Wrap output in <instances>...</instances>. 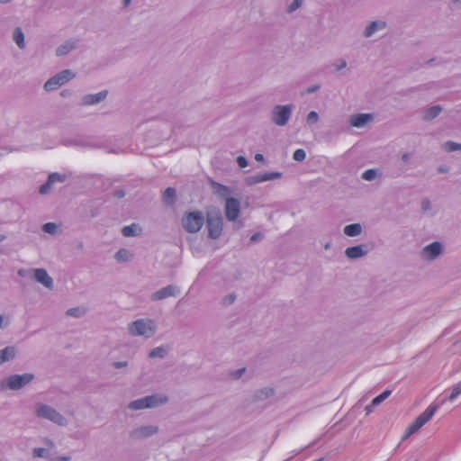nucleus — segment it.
Masks as SVG:
<instances>
[{"instance_id": "obj_29", "label": "nucleus", "mask_w": 461, "mask_h": 461, "mask_svg": "<svg viewBox=\"0 0 461 461\" xmlns=\"http://www.w3.org/2000/svg\"><path fill=\"white\" fill-rule=\"evenodd\" d=\"M131 253L129 252V250H127L126 249H119L115 255H114V258L118 261V262H127L131 259Z\"/></svg>"}, {"instance_id": "obj_61", "label": "nucleus", "mask_w": 461, "mask_h": 461, "mask_svg": "<svg viewBox=\"0 0 461 461\" xmlns=\"http://www.w3.org/2000/svg\"><path fill=\"white\" fill-rule=\"evenodd\" d=\"M45 442H46L48 445H50V446H53V442H52L50 439H49V438H47V439L45 440Z\"/></svg>"}, {"instance_id": "obj_13", "label": "nucleus", "mask_w": 461, "mask_h": 461, "mask_svg": "<svg viewBox=\"0 0 461 461\" xmlns=\"http://www.w3.org/2000/svg\"><path fill=\"white\" fill-rule=\"evenodd\" d=\"M179 293L180 289L178 286L169 285L153 293L150 298L154 302L160 301L168 297L176 296Z\"/></svg>"}, {"instance_id": "obj_63", "label": "nucleus", "mask_w": 461, "mask_h": 461, "mask_svg": "<svg viewBox=\"0 0 461 461\" xmlns=\"http://www.w3.org/2000/svg\"><path fill=\"white\" fill-rule=\"evenodd\" d=\"M5 239V237L4 235L0 234V242L3 241Z\"/></svg>"}, {"instance_id": "obj_5", "label": "nucleus", "mask_w": 461, "mask_h": 461, "mask_svg": "<svg viewBox=\"0 0 461 461\" xmlns=\"http://www.w3.org/2000/svg\"><path fill=\"white\" fill-rule=\"evenodd\" d=\"M168 398L166 395H149L131 402L128 408L131 410H143L146 408H154L167 402Z\"/></svg>"}, {"instance_id": "obj_56", "label": "nucleus", "mask_w": 461, "mask_h": 461, "mask_svg": "<svg viewBox=\"0 0 461 461\" xmlns=\"http://www.w3.org/2000/svg\"><path fill=\"white\" fill-rule=\"evenodd\" d=\"M447 171V168H445L444 167H439L438 168V173H446Z\"/></svg>"}, {"instance_id": "obj_24", "label": "nucleus", "mask_w": 461, "mask_h": 461, "mask_svg": "<svg viewBox=\"0 0 461 461\" xmlns=\"http://www.w3.org/2000/svg\"><path fill=\"white\" fill-rule=\"evenodd\" d=\"M212 188L215 194L223 198H229L228 196L230 194V190L228 186L217 183L215 181H212L211 183Z\"/></svg>"}, {"instance_id": "obj_43", "label": "nucleus", "mask_w": 461, "mask_h": 461, "mask_svg": "<svg viewBox=\"0 0 461 461\" xmlns=\"http://www.w3.org/2000/svg\"><path fill=\"white\" fill-rule=\"evenodd\" d=\"M235 300H236V295L234 294H230L222 298V304L230 305L235 302Z\"/></svg>"}, {"instance_id": "obj_2", "label": "nucleus", "mask_w": 461, "mask_h": 461, "mask_svg": "<svg viewBox=\"0 0 461 461\" xmlns=\"http://www.w3.org/2000/svg\"><path fill=\"white\" fill-rule=\"evenodd\" d=\"M35 376L32 373L11 375L0 381V389L18 391L31 384Z\"/></svg>"}, {"instance_id": "obj_34", "label": "nucleus", "mask_w": 461, "mask_h": 461, "mask_svg": "<svg viewBox=\"0 0 461 461\" xmlns=\"http://www.w3.org/2000/svg\"><path fill=\"white\" fill-rule=\"evenodd\" d=\"M461 394V382L456 384L453 386L452 392L450 395L448 396V400L450 402L455 401L459 395Z\"/></svg>"}, {"instance_id": "obj_37", "label": "nucleus", "mask_w": 461, "mask_h": 461, "mask_svg": "<svg viewBox=\"0 0 461 461\" xmlns=\"http://www.w3.org/2000/svg\"><path fill=\"white\" fill-rule=\"evenodd\" d=\"M445 149L448 152L461 150V143H456L449 140L445 143Z\"/></svg>"}, {"instance_id": "obj_12", "label": "nucleus", "mask_w": 461, "mask_h": 461, "mask_svg": "<svg viewBox=\"0 0 461 461\" xmlns=\"http://www.w3.org/2000/svg\"><path fill=\"white\" fill-rule=\"evenodd\" d=\"M158 432V427L154 425L140 426L130 432L132 439H143L149 438Z\"/></svg>"}, {"instance_id": "obj_55", "label": "nucleus", "mask_w": 461, "mask_h": 461, "mask_svg": "<svg viewBox=\"0 0 461 461\" xmlns=\"http://www.w3.org/2000/svg\"><path fill=\"white\" fill-rule=\"evenodd\" d=\"M69 460H70V456H63L58 457L56 461H69Z\"/></svg>"}, {"instance_id": "obj_10", "label": "nucleus", "mask_w": 461, "mask_h": 461, "mask_svg": "<svg viewBox=\"0 0 461 461\" xmlns=\"http://www.w3.org/2000/svg\"><path fill=\"white\" fill-rule=\"evenodd\" d=\"M444 250V247L439 241H433L432 243L423 247L420 252V257L422 260L431 262L437 259Z\"/></svg>"}, {"instance_id": "obj_33", "label": "nucleus", "mask_w": 461, "mask_h": 461, "mask_svg": "<svg viewBox=\"0 0 461 461\" xmlns=\"http://www.w3.org/2000/svg\"><path fill=\"white\" fill-rule=\"evenodd\" d=\"M377 176V170L376 169H367L362 174V178L366 181H373Z\"/></svg>"}, {"instance_id": "obj_11", "label": "nucleus", "mask_w": 461, "mask_h": 461, "mask_svg": "<svg viewBox=\"0 0 461 461\" xmlns=\"http://www.w3.org/2000/svg\"><path fill=\"white\" fill-rule=\"evenodd\" d=\"M240 212V202L237 198L230 197L225 202V216L230 221L238 219Z\"/></svg>"}, {"instance_id": "obj_53", "label": "nucleus", "mask_w": 461, "mask_h": 461, "mask_svg": "<svg viewBox=\"0 0 461 461\" xmlns=\"http://www.w3.org/2000/svg\"><path fill=\"white\" fill-rule=\"evenodd\" d=\"M375 406L376 405H373V401H372L371 403L369 405H367L365 409L366 413H370Z\"/></svg>"}, {"instance_id": "obj_28", "label": "nucleus", "mask_w": 461, "mask_h": 461, "mask_svg": "<svg viewBox=\"0 0 461 461\" xmlns=\"http://www.w3.org/2000/svg\"><path fill=\"white\" fill-rule=\"evenodd\" d=\"M14 41H15V43L21 50L24 49V47H25L24 34H23L22 29L19 27L15 28L14 31Z\"/></svg>"}, {"instance_id": "obj_64", "label": "nucleus", "mask_w": 461, "mask_h": 461, "mask_svg": "<svg viewBox=\"0 0 461 461\" xmlns=\"http://www.w3.org/2000/svg\"><path fill=\"white\" fill-rule=\"evenodd\" d=\"M314 461H323V458H319V459L314 460Z\"/></svg>"}, {"instance_id": "obj_46", "label": "nucleus", "mask_w": 461, "mask_h": 461, "mask_svg": "<svg viewBox=\"0 0 461 461\" xmlns=\"http://www.w3.org/2000/svg\"><path fill=\"white\" fill-rule=\"evenodd\" d=\"M264 235L261 232H256L250 237V242H258L263 239Z\"/></svg>"}, {"instance_id": "obj_14", "label": "nucleus", "mask_w": 461, "mask_h": 461, "mask_svg": "<svg viewBox=\"0 0 461 461\" xmlns=\"http://www.w3.org/2000/svg\"><path fill=\"white\" fill-rule=\"evenodd\" d=\"M282 176V173L280 172H266V173H258L255 176H252L248 178V183L249 185H255L266 181H270L274 179L280 178Z\"/></svg>"}, {"instance_id": "obj_30", "label": "nucleus", "mask_w": 461, "mask_h": 461, "mask_svg": "<svg viewBox=\"0 0 461 461\" xmlns=\"http://www.w3.org/2000/svg\"><path fill=\"white\" fill-rule=\"evenodd\" d=\"M86 313V311L81 307L70 308L66 312V315L73 318H81Z\"/></svg>"}, {"instance_id": "obj_20", "label": "nucleus", "mask_w": 461, "mask_h": 461, "mask_svg": "<svg viewBox=\"0 0 461 461\" xmlns=\"http://www.w3.org/2000/svg\"><path fill=\"white\" fill-rule=\"evenodd\" d=\"M34 278L46 288L51 289L53 287V279L49 276L48 272L44 268L35 269Z\"/></svg>"}, {"instance_id": "obj_1", "label": "nucleus", "mask_w": 461, "mask_h": 461, "mask_svg": "<svg viewBox=\"0 0 461 461\" xmlns=\"http://www.w3.org/2000/svg\"><path fill=\"white\" fill-rule=\"evenodd\" d=\"M158 326L155 321L146 318L138 319L128 325V332L133 337L152 338L157 332Z\"/></svg>"}, {"instance_id": "obj_47", "label": "nucleus", "mask_w": 461, "mask_h": 461, "mask_svg": "<svg viewBox=\"0 0 461 461\" xmlns=\"http://www.w3.org/2000/svg\"><path fill=\"white\" fill-rule=\"evenodd\" d=\"M245 371H246L245 367L237 369L235 372L232 373L233 378H235V379L240 378L243 375V374L245 373Z\"/></svg>"}, {"instance_id": "obj_9", "label": "nucleus", "mask_w": 461, "mask_h": 461, "mask_svg": "<svg viewBox=\"0 0 461 461\" xmlns=\"http://www.w3.org/2000/svg\"><path fill=\"white\" fill-rule=\"evenodd\" d=\"M208 236L212 240L218 239L222 232L223 221L219 212L207 214Z\"/></svg>"}, {"instance_id": "obj_52", "label": "nucleus", "mask_w": 461, "mask_h": 461, "mask_svg": "<svg viewBox=\"0 0 461 461\" xmlns=\"http://www.w3.org/2000/svg\"><path fill=\"white\" fill-rule=\"evenodd\" d=\"M347 67L346 60H341L340 63L337 66V70H340L342 68H345Z\"/></svg>"}, {"instance_id": "obj_21", "label": "nucleus", "mask_w": 461, "mask_h": 461, "mask_svg": "<svg viewBox=\"0 0 461 461\" xmlns=\"http://www.w3.org/2000/svg\"><path fill=\"white\" fill-rule=\"evenodd\" d=\"M17 348L14 346H7L0 350V359L2 363L14 360L17 357Z\"/></svg>"}, {"instance_id": "obj_57", "label": "nucleus", "mask_w": 461, "mask_h": 461, "mask_svg": "<svg viewBox=\"0 0 461 461\" xmlns=\"http://www.w3.org/2000/svg\"><path fill=\"white\" fill-rule=\"evenodd\" d=\"M122 3H123V5L124 6H128L131 5V0H122Z\"/></svg>"}, {"instance_id": "obj_16", "label": "nucleus", "mask_w": 461, "mask_h": 461, "mask_svg": "<svg viewBox=\"0 0 461 461\" xmlns=\"http://www.w3.org/2000/svg\"><path fill=\"white\" fill-rule=\"evenodd\" d=\"M368 250L366 249V246L364 244L348 247L345 250V256L349 259H358L366 256Z\"/></svg>"}, {"instance_id": "obj_17", "label": "nucleus", "mask_w": 461, "mask_h": 461, "mask_svg": "<svg viewBox=\"0 0 461 461\" xmlns=\"http://www.w3.org/2000/svg\"><path fill=\"white\" fill-rule=\"evenodd\" d=\"M78 40L77 39H69L67 40L65 42L60 44L56 49V56L58 57H63L68 55L72 50H76L78 46Z\"/></svg>"}, {"instance_id": "obj_51", "label": "nucleus", "mask_w": 461, "mask_h": 461, "mask_svg": "<svg viewBox=\"0 0 461 461\" xmlns=\"http://www.w3.org/2000/svg\"><path fill=\"white\" fill-rule=\"evenodd\" d=\"M124 195H125V193L123 190H117L114 192V196L117 198H122V197H124Z\"/></svg>"}, {"instance_id": "obj_59", "label": "nucleus", "mask_w": 461, "mask_h": 461, "mask_svg": "<svg viewBox=\"0 0 461 461\" xmlns=\"http://www.w3.org/2000/svg\"><path fill=\"white\" fill-rule=\"evenodd\" d=\"M4 316L0 314V328L4 327Z\"/></svg>"}, {"instance_id": "obj_4", "label": "nucleus", "mask_w": 461, "mask_h": 461, "mask_svg": "<svg viewBox=\"0 0 461 461\" xmlns=\"http://www.w3.org/2000/svg\"><path fill=\"white\" fill-rule=\"evenodd\" d=\"M35 413L38 418L46 419L59 426L67 425L66 418L56 409L48 404L37 403L35 406Z\"/></svg>"}, {"instance_id": "obj_44", "label": "nucleus", "mask_w": 461, "mask_h": 461, "mask_svg": "<svg viewBox=\"0 0 461 461\" xmlns=\"http://www.w3.org/2000/svg\"><path fill=\"white\" fill-rule=\"evenodd\" d=\"M420 207L422 212H427L431 210V203L429 199L425 198L421 201Z\"/></svg>"}, {"instance_id": "obj_22", "label": "nucleus", "mask_w": 461, "mask_h": 461, "mask_svg": "<svg viewBox=\"0 0 461 461\" xmlns=\"http://www.w3.org/2000/svg\"><path fill=\"white\" fill-rule=\"evenodd\" d=\"M275 395V389L270 386H266L260 389H258L254 393V400L255 401H265Z\"/></svg>"}, {"instance_id": "obj_38", "label": "nucleus", "mask_w": 461, "mask_h": 461, "mask_svg": "<svg viewBox=\"0 0 461 461\" xmlns=\"http://www.w3.org/2000/svg\"><path fill=\"white\" fill-rule=\"evenodd\" d=\"M306 158V152L304 149H297L294 154H293V158L295 160V161H303Z\"/></svg>"}, {"instance_id": "obj_3", "label": "nucleus", "mask_w": 461, "mask_h": 461, "mask_svg": "<svg viewBox=\"0 0 461 461\" xmlns=\"http://www.w3.org/2000/svg\"><path fill=\"white\" fill-rule=\"evenodd\" d=\"M294 110L293 104L275 105L271 111V122L278 127H285L290 121Z\"/></svg>"}, {"instance_id": "obj_8", "label": "nucleus", "mask_w": 461, "mask_h": 461, "mask_svg": "<svg viewBox=\"0 0 461 461\" xmlns=\"http://www.w3.org/2000/svg\"><path fill=\"white\" fill-rule=\"evenodd\" d=\"M75 73L70 69H64L55 76L49 78L43 88L47 92L54 91L65 85L67 82L70 81L75 77Z\"/></svg>"}, {"instance_id": "obj_39", "label": "nucleus", "mask_w": 461, "mask_h": 461, "mask_svg": "<svg viewBox=\"0 0 461 461\" xmlns=\"http://www.w3.org/2000/svg\"><path fill=\"white\" fill-rule=\"evenodd\" d=\"M319 121V114L315 111H312L308 113L306 118V122L309 125H312L317 123Z\"/></svg>"}, {"instance_id": "obj_19", "label": "nucleus", "mask_w": 461, "mask_h": 461, "mask_svg": "<svg viewBox=\"0 0 461 461\" xmlns=\"http://www.w3.org/2000/svg\"><path fill=\"white\" fill-rule=\"evenodd\" d=\"M373 120V115L370 113H357L349 118V123L356 128L364 127L366 123Z\"/></svg>"}, {"instance_id": "obj_36", "label": "nucleus", "mask_w": 461, "mask_h": 461, "mask_svg": "<svg viewBox=\"0 0 461 461\" xmlns=\"http://www.w3.org/2000/svg\"><path fill=\"white\" fill-rule=\"evenodd\" d=\"M303 0H294L286 9L287 14H293L297 9L301 8L303 6Z\"/></svg>"}, {"instance_id": "obj_45", "label": "nucleus", "mask_w": 461, "mask_h": 461, "mask_svg": "<svg viewBox=\"0 0 461 461\" xmlns=\"http://www.w3.org/2000/svg\"><path fill=\"white\" fill-rule=\"evenodd\" d=\"M237 163H238L239 167L241 168L246 167L249 164L247 158L243 156H239L237 158Z\"/></svg>"}, {"instance_id": "obj_54", "label": "nucleus", "mask_w": 461, "mask_h": 461, "mask_svg": "<svg viewBox=\"0 0 461 461\" xmlns=\"http://www.w3.org/2000/svg\"><path fill=\"white\" fill-rule=\"evenodd\" d=\"M255 159L258 162H263L265 160L264 156L260 153L255 155Z\"/></svg>"}, {"instance_id": "obj_31", "label": "nucleus", "mask_w": 461, "mask_h": 461, "mask_svg": "<svg viewBox=\"0 0 461 461\" xmlns=\"http://www.w3.org/2000/svg\"><path fill=\"white\" fill-rule=\"evenodd\" d=\"M392 393L391 390H385L376 397H375L373 401V405H379L382 403L385 399H387Z\"/></svg>"}, {"instance_id": "obj_26", "label": "nucleus", "mask_w": 461, "mask_h": 461, "mask_svg": "<svg viewBox=\"0 0 461 461\" xmlns=\"http://www.w3.org/2000/svg\"><path fill=\"white\" fill-rule=\"evenodd\" d=\"M176 189L173 187H167L163 194V201L167 205H173L176 201Z\"/></svg>"}, {"instance_id": "obj_49", "label": "nucleus", "mask_w": 461, "mask_h": 461, "mask_svg": "<svg viewBox=\"0 0 461 461\" xmlns=\"http://www.w3.org/2000/svg\"><path fill=\"white\" fill-rule=\"evenodd\" d=\"M320 89V85H313V86H309L307 89H306V93L307 94H312V93H314L316 91H318Z\"/></svg>"}, {"instance_id": "obj_23", "label": "nucleus", "mask_w": 461, "mask_h": 461, "mask_svg": "<svg viewBox=\"0 0 461 461\" xmlns=\"http://www.w3.org/2000/svg\"><path fill=\"white\" fill-rule=\"evenodd\" d=\"M344 234L348 237H357L363 231L362 225L360 223H351L344 227Z\"/></svg>"}, {"instance_id": "obj_40", "label": "nucleus", "mask_w": 461, "mask_h": 461, "mask_svg": "<svg viewBox=\"0 0 461 461\" xmlns=\"http://www.w3.org/2000/svg\"><path fill=\"white\" fill-rule=\"evenodd\" d=\"M32 456L34 457H42L46 458L49 456L48 450L43 447H36L32 451Z\"/></svg>"}, {"instance_id": "obj_48", "label": "nucleus", "mask_w": 461, "mask_h": 461, "mask_svg": "<svg viewBox=\"0 0 461 461\" xmlns=\"http://www.w3.org/2000/svg\"><path fill=\"white\" fill-rule=\"evenodd\" d=\"M113 366L114 368H123V367H126L128 366V362L127 361H115L113 363Z\"/></svg>"}, {"instance_id": "obj_41", "label": "nucleus", "mask_w": 461, "mask_h": 461, "mask_svg": "<svg viewBox=\"0 0 461 461\" xmlns=\"http://www.w3.org/2000/svg\"><path fill=\"white\" fill-rule=\"evenodd\" d=\"M48 179L50 180V182H51L52 184L54 183H57V182H64L66 180V177L65 176H62L59 173H51Z\"/></svg>"}, {"instance_id": "obj_58", "label": "nucleus", "mask_w": 461, "mask_h": 461, "mask_svg": "<svg viewBox=\"0 0 461 461\" xmlns=\"http://www.w3.org/2000/svg\"><path fill=\"white\" fill-rule=\"evenodd\" d=\"M331 248V243L330 242H327L325 245H324V249L325 250H328Z\"/></svg>"}, {"instance_id": "obj_15", "label": "nucleus", "mask_w": 461, "mask_h": 461, "mask_svg": "<svg viewBox=\"0 0 461 461\" xmlns=\"http://www.w3.org/2000/svg\"><path fill=\"white\" fill-rule=\"evenodd\" d=\"M108 95L107 90L100 91L96 94H89L86 95L82 97L81 104L82 105H95L101 102H103Z\"/></svg>"}, {"instance_id": "obj_62", "label": "nucleus", "mask_w": 461, "mask_h": 461, "mask_svg": "<svg viewBox=\"0 0 461 461\" xmlns=\"http://www.w3.org/2000/svg\"><path fill=\"white\" fill-rule=\"evenodd\" d=\"M9 2H11V0H0L1 4H7Z\"/></svg>"}, {"instance_id": "obj_7", "label": "nucleus", "mask_w": 461, "mask_h": 461, "mask_svg": "<svg viewBox=\"0 0 461 461\" xmlns=\"http://www.w3.org/2000/svg\"><path fill=\"white\" fill-rule=\"evenodd\" d=\"M204 223V216L201 211L188 212L182 219L183 228L189 233L198 232Z\"/></svg>"}, {"instance_id": "obj_42", "label": "nucleus", "mask_w": 461, "mask_h": 461, "mask_svg": "<svg viewBox=\"0 0 461 461\" xmlns=\"http://www.w3.org/2000/svg\"><path fill=\"white\" fill-rule=\"evenodd\" d=\"M52 183L50 182V180L48 179L46 181V183H44L43 185H41L39 188V193L41 194H47L50 192L51 188H52Z\"/></svg>"}, {"instance_id": "obj_32", "label": "nucleus", "mask_w": 461, "mask_h": 461, "mask_svg": "<svg viewBox=\"0 0 461 461\" xmlns=\"http://www.w3.org/2000/svg\"><path fill=\"white\" fill-rule=\"evenodd\" d=\"M136 229L137 225L135 224L124 226L122 230V233L124 237H133L137 235Z\"/></svg>"}, {"instance_id": "obj_6", "label": "nucleus", "mask_w": 461, "mask_h": 461, "mask_svg": "<svg viewBox=\"0 0 461 461\" xmlns=\"http://www.w3.org/2000/svg\"><path fill=\"white\" fill-rule=\"evenodd\" d=\"M438 410V405H429L421 414H420L415 420L407 428L402 439H406L411 435L416 433L421 427H423L435 414Z\"/></svg>"}, {"instance_id": "obj_50", "label": "nucleus", "mask_w": 461, "mask_h": 461, "mask_svg": "<svg viewBox=\"0 0 461 461\" xmlns=\"http://www.w3.org/2000/svg\"><path fill=\"white\" fill-rule=\"evenodd\" d=\"M411 158V153H404L402 155V160L404 162V163H407Z\"/></svg>"}, {"instance_id": "obj_35", "label": "nucleus", "mask_w": 461, "mask_h": 461, "mask_svg": "<svg viewBox=\"0 0 461 461\" xmlns=\"http://www.w3.org/2000/svg\"><path fill=\"white\" fill-rule=\"evenodd\" d=\"M58 226L54 222H47L43 224L42 230L46 233L54 235L57 233Z\"/></svg>"}, {"instance_id": "obj_60", "label": "nucleus", "mask_w": 461, "mask_h": 461, "mask_svg": "<svg viewBox=\"0 0 461 461\" xmlns=\"http://www.w3.org/2000/svg\"><path fill=\"white\" fill-rule=\"evenodd\" d=\"M18 275H19L20 276H24V270H23V269H20V270L18 271Z\"/></svg>"}, {"instance_id": "obj_27", "label": "nucleus", "mask_w": 461, "mask_h": 461, "mask_svg": "<svg viewBox=\"0 0 461 461\" xmlns=\"http://www.w3.org/2000/svg\"><path fill=\"white\" fill-rule=\"evenodd\" d=\"M167 348L164 346H159L151 349L149 353L150 358H164L167 355Z\"/></svg>"}, {"instance_id": "obj_18", "label": "nucleus", "mask_w": 461, "mask_h": 461, "mask_svg": "<svg viewBox=\"0 0 461 461\" xmlns=\"http://www.w3.org/2000/svg\"><path fill=\"white\" fill-rule=\"evenodd\" d=\"M387 26V23L384 20H376L371 22L364 30L363 36L365 38L372 37L375 32L384 30Z\"/></svg>"}, {"instance_id": "obj_25", "label": "nucleus", "mask_w": 461, "mask_h": 461, "mask_svg": "<svg viewBox=\"0 0 461 461\" xmlns=\"http://www.w3.org/2000/svg\"><path fill=\"white\" fill-rule=\"evenodd\" d=\"M441 112L442 107L440 105H433L424 111L423 119L426 122H430L436 117H438Z\"/></svg>"}]
</instances>
